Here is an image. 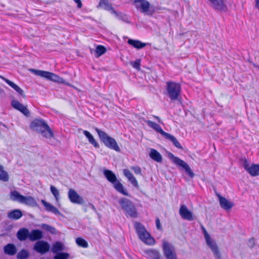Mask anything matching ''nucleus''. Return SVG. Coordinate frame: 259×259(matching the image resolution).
Returning a JSON list of instances; mask_svg holds the SVG:
<instances>
[{
  "instance_id": "obj_1",
  "label": "nucleus",
  "mask_w": 259,
  "mask_h": 259,
  "mask_svg": "<svg viewBox=\"0 0 259 259\" xmlns=\"http://www.w3.org/2000/svg\"><path fill=\"white\" fill-rule=\"evenodd\" d=\"M30 128L33 131L40 133L46 138L54 137V133L45 120L43 119H35L30 124Z\"/></svg>"
},
{
  "instance_id": "obj_2",
  "label": "nucleus",
  "mask_w": 259,
  "mask_h": 259,
  "mask_svg": "<svg viewBox=\"0 0 259 259\" xmlns=\"http://www.w3.org/2000/svg\"><path fill=\"white\" fill-rule=\"evenodd\" d=\"M95 130L97 132L99 137L104 144L108 148L114 150L117 152L120 151L119 147L115 140L111 137H110L104 131H101L97 127H95Z\"/></svg>"
},
{
  "instance_id": "obj_3",
  "label": "nucleus",
  "mask_w": 259,
  "mask_h": 259,
  "mask_svg": "<svg viewBox=\"0 0 259 259\" xmlns=\"http://www.w3.org/2000/svg\"><path fill=\"white\" fill-rule=\"evenodd\" d=\"M135 228L136 232L139 238L145 244L148 245H153L154 244L155 241L151 235L146 230L145 227L139 222H136L135 224Z\"/></svg>"
},
{
  "instance_id": "obj_4",
  "label": "nucleus",
  "mask_w": 259,
  "mask_h": 259,
  "mask_svg": "<svg viewBox=\"0 0 259 259\" xmlns=\"http://www.w3.org/2000/svg\"><path fill=\"white\" fill-rule=\"evenodd\" d=\"M180 85L176 82L169 81L166 83V94L171 101L180 100Z\"/></svg>"
},
{
  "instance_id": "obj_5",
  "label": "nucleus",
  "mask_w": 259,
  "mask_h": 259,
  "mask_svg": "<svg viewBox=\"0 0 259 259\" xmlns=\"http://www.w3.org/2000/svg\"><path fill=\"white\" fill-rule=\"evenodd\" d=\"M119 203L128 215L134 218L138 217V212L135 205L131 200L122 197L119 200Z\"/></svg>"
},
{
  "instance_id": "obj_6",
  "label": "nucleus",
  "mask_w": 259,
  "mask_h": 259,
  "mask_svg": "<svg viewBox=\"0 0 259 259\" xmlns=\"http://www.w3.org/2000/svg\"><path fill=\"white\" fill-rule=\"evenodd\" d=\"M30 71L34 74L44 77L48 80L58 83H64V80L63 78L53 73L35 69H31Z\"/></svg>"
},
{
  "instance_id": "obj_7",
  "label": "nucleus",
  "mask_w": 259,
  "mask_h": 259,
  "mask_svg": "<svg viewBox=\"0 0 259 259\" xmlns=\"http://www.w3.org/2000/svg\"><path fill=\"white\" fill-rule=\"evenodd\" d=\"M134 3L136 9L141 13L147 15H152L154 10L152 9L150 4L147 0H135Z\"/></svg>"
},
{
  "instance_id": "obj_8",
  "label": "nucleus",
  "mask_w": 259,
  "mask_h": 259,
  "mask_svg": "<svg viewBox=\"0 0 259 259\" xmlns=\"http://www.w3.org/2000/svg\"><path fill=\"white\" fill-rule=\"evenodd\" d=\"M242 165L251 176L253 177L259 176V164H250L245 158L243 159Z\"/></svg>"
},
{
  "instance_id": "obj_9",
  "label": "nucleus",
  "mask_w": 259,
  "mask_h": 259,
  "mask_svg": "<svg viewBox=\"0 0 259 259\" xmlns=\"http://www.w3.org/2000/svg\"><path fill=\"white\" fill-rule=\"evenodd\" d=\"M50 248L49 243L46 241H37L33 246V250L40 254H45L48 252Z\"/></svg>"
},
{
  "instance_id": "obj_10",
  "label": "nucleus",
  "mask_w": 259,
  "mask_h": 259,
  "mask_svg": "<svg viewBox=\"0 0 259 259\" xmlns=\"http://www.w3.org/2000/svg\"><path fill=\"white\" fill-rule=\"evenodd\" d=\"M163 250L166 259H177V254L174 247L170 243L163 242Z\"/></svg>"
},
{
  "instance_id": "obj_11",
  "label": "nucleus",
  "mask_w": 259,
  "mask_h": 259,
  "mask_svg": "<svg viewBox=\"0 0 259 259\" xmlns=\"http://www.w3.org/2000/svg\"><path fill=\"white\" fill-rule=\"evenodd\" d=\"M207 245L210 248L213 253V255L216 259H221V254L219 250L218 245L215 242L212 240L210 237H207L205 239Z\"/></svg>"
},
{
  "instance_id": "obj_12",
  "label": "nucleus",
  "mask_w": 259,
  "mask_h": 259,
  "mask_svg": "<svg viewBox=\"0 0 259 259\" xmlns=\"http://www.w3.org/2000/svg\"><path fill=\"white\" fill-rule=\"evenodd\" d=\"M167 156L174 163L184 170L189 167L188 163L179 157H176L171 153H168Z\"/></svg>"
},
{
  "instance_id": "obj_13",
  "label": "nucleus",
  "mask_w": 259,
  "mask_h": 259,
  "mask_svg": "<svg viewBox=\"0 0 259 259\" xmlns=\"http://www.w3.org/2000/svg\"><path fill=\"white\" fill-rule=\"evenodd\" d=\"M11 106L15 109L19 111L27 117L30 116V113L26 106H24L19 101L13 100L11 102Z\"/></svg>"
},
{
  "instance_id": "obj_14",
  "label": "nucleus",
  "mask_w": 259,
  "mask_h": 259,
  "mask_svg": "<svg viewBox=\"0 0 259 259\" xmlns=\"http://www.w3.org/2000/svg\"><path fill=\"white\" fill-rule=\"evenodd\" d=\"M68 195L69 199L72 203L78 204L83 203V199L73 189H70Z\"/></svg>"
},
{
  "instance_id": "obj_15",
  "label": "nucleus",
  "mask_w": 259,
  "mask_h": 259,
  "mask_svg": "<svg viewBox=\"0 0 259 259\" xmlns=\"http://www.w3.org/2000/svg\"><path fill=\"white\" fill-rule=\"evenodd\" d=\"M179 213L181 217L184 220L189 221L194 220L192 212L190 211L187 207L184 205H181L179 209Z\"/></svg>"
},
{
  "instance_id": "obj_16",
  "label": "nucleus",
  "mask_w": 259,
  "mask_h": 259,
  "mask_svg": "<svg viewBox=\"0 0 259 259\" xmlns=\"http://www.w3.org/2000/svg\"><path fill=\"white\" fill-rule=\"evenodd\" d=\"M217 196L219 199L220 206L222 208L226 210H230L233 206L234 203L224 197H222L220 194H218Z\"/></svg>"
},
{
  "instance_id": "obj_17",
  "label": "nucleus",
  "mask_w": 259,
  "mask_h": 259,
  "mask_svg": "<svg viewBox=\"0 0 259 259\" xmlns=\"http://www.w3.org/2000/svg\"><path fill=\"white\" fill-rule=\"evenodd\" d=\"M0 77L4 80L8 84H9L11 87H12L13 89H14L23 98H26V95L24 94L23 90L21 89L19 86L14 83L12 81L8 79L7 78L0 76Z\"/></svg>"
},
{
  "instance_id": "obj_18",
  "label": "nucleus",
  "mask_w": 259,
  "mask_h": 259,
  "mask_svg": "<svg viewBox=\"0 0 259 259\" xmlns=\"http://www.w3.org/2000/svg\"><path fill=\"white\" fill-rule=\"evenodd\" d=\"M43 238L42 232L38 229H33L29 232V239L31 241H39Z\"/></svg>"
},
{
  "instance_id": "obj_19",
  "label": "nucleus",
  "mask_w": 259,
  "mask_h": 259,
  "mask_svg": "<svg viewBox=\"0 0 259 259\" xmlns=\"http://www.w3.org/2000/svg\"><path fill=\"white\" fill-rule=\"evenodd\" d=\"M123 172L124 176L126 177L128 181L130 182L135 187L138 188L139 187L138 183L136 179L128 169H123Z\"/></svg>"
},
{
  "instance_id": "obj_20",
  "label": "nucleus",
  "mask_w": 259,
  "mask_h": 259,
  "mask_svg": "<svg viewBox=\"0 0 259 259\" xmlns=\"http://www.w3.org/2000/svg\"><path fill=\"white\" fill-rule=\"evenodd\" d=\"M211 6L215 9L219 10H226V7L224 0H208Z\"/></svg>"
},
{
  "instance_id": "obj_21",
  "label": "nucleus",
  "mask_w": 259,
  "mask_h": 259,
  "mask_svg": "<svg viewBox=\"0 0 259 259\" xmlns=\"http://www.w3.org/2000/svg\"><path fill=\"white\" fill-rule=\"evenodd\" d=\"M163 137L168 141L171 142L177 148L180 149H182L183 148L177 139L170 134L167 133L163 131Z\"/></svg>"
},
{
  "instance_id": "obj_22",
  "label": "nucleus",
  "mask_w": 259,
  "mask_h": 259,
  "mask_svg": "<svg viewBox=\"0 0 259 259\" xmlns=\"http://www.w3.org/2000/svg\"><path fill=\"white\" fill-rule=\"evenodd\" d=\"M29 231L26 228H21L17 233V237L20 241H24L29 238Z\"/></svg>"
},
{
  "instance_id": "obj_23",
  "label": "nucleus",
  "mask_w": 259,
  "mask_h": 259,
  "mask_svg": "<svg viewBox=\"0 0 259 259\" xmlns=\"http://www.w3.org/2000/svg\"><path fill=\"white\" fill-rule=\"evenodd\" d=\"M41 202L46 208V210L48 211L52 212L55 214H61L59 210L54 205L47 202L45 200H41Z\"/></svg>"
},
{
  "instance_id": "obj_24",
  "label": "nucleus",
  "mask_w": 259,
  "mask_h": 259,
  "mask_svg": "<svg viewBox=\"0 0 259 259\" xmlns=\"http://www.w3.org/2000/svg\"><path fill=\"white\" fill-rule=\"evenodd\" d=\"M115 17L119 20L122 21L126 23H131V21L129 20V16L122 12H118L115 10H113V12L112 13Z\"/></svg>"
},
{
  "instance_id": "obj_25",
  "label": "nucleus",
  "mask_w": 259,
  "mask_h": 259,
  "mask_svg": "<svg viewBox=\"0 0 259 259\" xmlns=\"http://www.w3.org/2000/svg\"><path fill=\"white\" fill-rule=\"evenodd\" d=\"M4 251L6 254L14 255L17 252V248L14 244L9 243L4 246Z\"/></svg>"
},
{
  "instance_id": "obj_26",
  "label": "nucleus",
  "mask_w": 259,
  "mask_h": 259,
  "mask_svg": "<svg viewBox=\"0 0 259 259\" xmlns=\"http://www.w3.org/2000/svg\"><path fill=\"white\" fill-rule=\"evenodd\" d=\"M103 174L105 178L107 179V180L112 184L115 183L116 181L117 180V179L115 174H114L113 171H112L110 170H104Z\"/></svg>"
},
{
  "instance_id": "obj_27",
  "label": "nucleus",
  "mask_w": 259,
  "mask_h": 259,
  "mask_svg": "<svg viewBox=\"0 0 259 259\" xmlns=\"http://www.w3.org/2000/svg\"><path fill=\"white\" fill-rule=\"evenodd\" d=\"M114 188L119 193L125 196H128V193L124 189L123 185L118 180L113 183Z\"/></svg>"
},
{
  "instance_id": "obj_28",
  "label": "nucleus",
  "mask_w": 259,
  "mask_h": 259,
  "mask_svg": "<svg viewBox=\"0 0 259 259\" xmlns=\"http://www.w3.org/2000/svg\"><path fill=\"white\" fill-rule=\"evenodd\" d=\"M7 216L11 220H17L22 217V213L19 209H14L9 212Z\"/></svg>"
},
{
  "instance_id": "obj_29",
  "label": "nucleus",
  "mask_w": 259,
  "mask_h": 259,
  "mask_svg": "<svg viewBox=\"0 0 259 259\" xmlns=\"http://www.w3.org/2000/svg\"><path fill=\"white\" fill-rule=\"evenodd\" d=\"M24 196L20 194L18 191L14 190L11 192L10 194V198L11 200L14 201H17L22 203V200Z\"/></svg>"
},
{
  "instance_id": "obj_30",
  "label": "nucleus",
  "mask_w": 259,
  "mask_h": 259,
  "mask_svg": "<svg viewBox=\"0 0 259 259\" xmlns=\"http://www.w3.org/2000/svg\"><path fill=\"white\" fill-rule=\"evenodd\" d=\"M22 203L32 207L37 206L38 205L35 199L30 196H24Z\"/></svg>"
},
{
  "instance_id": "obj_31",
  "label": "nucleus",
  "mask_w": 259,
  "mask_h": 259,
  "mask_svg": "<svg viewBox=\"0 0 259 259\" xmlns=\"http://www.w3.org/2000/svg\"><path fill=\"white\" fill-rule=\"evenodd\" d=\"M127 42L128 44L132 45V46L138 49H142L143 48L145 47L147 45H148V44L142 42L140 40H134L132 39H129L128 40Z\"/></svg>"
},
{
  "instance_id": "obj_32",
  "label": "nucleus",
  "mask_w": 259,
  "mask_h": 259,
  "mask_svg": "<svg viewBox=\"0 0 259 259\" xmlns=\"http://www.w3.org/2000/svg\"><path fill=\"white\" fill-rule=\"evenodd\" d=\"M84 135L88 138L90 144L93 145L95 148H99V144L96 142L93 136L89 132L86 130L83 131Z\"/></svg>"
},
{
  "instance_id": "obj_33",
  "label": "nucleus",
  "mask_w": 259,
  "mask_h": 259,
  "mask_svg": "<svg viewBox=\"0 0 259 259\" xmlns=\"http://www.w3.org/2000/svg\"><path fill=\"white\" fill-rule=\"evenodd\" d=\"M145 254L153 259H159L160 254L159 251L155 249H149L145 251Z\"/></svg>"
},
{
  "instance_id": "obj_34",
  "label": "nucleus",
  "mask_w": 259,
  "mask_h": 259,
  "mask_svg": "<svg viewBox=\"0 0 259 259\" xmlns=\"http://www.w3.org/2000/svg\"><path fill=\"white\" fill-rule=\"evenodd\" d=\"M149 155L152 159L157 162H161L162 160L160 154L154 149H151Z\"/></svg>"
},
{
  "instance_id": "obj_35",
  "label": "nucleus",
  "mask_w": 259,
  "mask_h": 259,
  "mask_svg": "<svg viewBox=\"0 0 259 259\" xmlns=\"http://www.w3.org/2000/svg\"><path fill=\"white\" fill-rule=\"evenodd\" d=\"M102 7L104 9L108 11L114 10L112 6L109 3L108 0H100L98 7Z\"/></svg>"
},
{
  "instance_id": "obj_36",
  "label": "nucleus",
  "mask_w": 259,
  "mask_h": 259,
  "mask_svg": "<svg viewBox=\"0 0 259 259\" xmlns=\"http://www.w3.org/2000/svg\"><path fill=\"white\" fill-rule=\"evenodd\" d=\"M41 228L42 229L50 232L52 234L56 235L58 233V231L55 227L47 224H42L41 225Z\"/></svg>"
},
{
  "instance_id": "obj_37",
  "label": "nucleus",
  "mask_w": 259,
  "mask_h": 259,
  "mask_svg": "<svg viewBox=\"0 0 259 259\" xmlns=\"http://www.w3.org/2000/svg\"><path fill=\"white\" fill-rule=\"evenodd\" d=\"M9 179L8 172L4 169V167L0 165V180L4 182L8 181Z\"/></svg>"
},
{
  "instance_id": "obj_38",
  "label": "nucleus",
  "mask_w": 259,
  "mask_h": 259,
  "mask_svg": "<svg viewBox=\"0 0 259 259\" xmlns=\"http://www.w3.org/2000/svg\"><path fill=\"white\" fill-rule=\"evenodd\" d=\"M146 123L149 126L162 134V128L159 124L150 120H147Z\"/></svg>"
},
{
  "instance_id": "obj_39",
  "label": "nucleus",
  "mask_w": 259,
  "mask_h": 259,
  "mask_svg": "<svg viewBox=\"0 0 259 259\" xmlns=\"http://www.w3.org/2000/svg\"><path fill=\"white\" fill-rule=\"evenodd\" d=\"M63 250V244L60 242H56L52 246V250L54 253H58Z\"/></svg>"
},
{
  "instance_id": "obj_40",
  "label": "nucleus",
  "mask_w": 259,
  "mask_h": 259,
  "mask_svg": "<svg viewBox=\"0 0 259 259\" xmlns=\"http://www.w3.org/2000/svg\"><path fill=\"white\" fill-rule=\"evenodd\" d=\"M106 51V49L105 47L101 45H99L97 47L95 52V56L97 57H99L103 54H104Z\"/></svg>"
},
{
  "instance_id": "obj_41",
  "label": "nucleus",
  "mask_w": 259,
  "mask_h": 259,
  "mask_svg": "<svg viewBox=\"0 0 259 259\" xmlns=\"http://www.w3.org/2000/svg\"><path fill=\"white\" fill-rule=\"evenodd\" d=\"M29 256V252L26 249H22L17 253L18 259H27Z\"/></svg>"
},
{
  "instance_id": "obj_42",
  "label": "nucleus",
  "mask_w": 259,
  "mask_h": 259,
  "mask_svg": "<svg viewBox=\"0 0 259 259\" xmlns=\"http://www.w3.org/2000/svg\"><path fill=\"white\" fill-rule=\"evenodd\" d=\"M76 244L80 247L87 248L88 246V242L83 239L78 237L76 239Z\"/></svg>"
},
{
  "instance_id": "obj_43",
  "label": "nucleus",
  "mask_w": 259,
  "mask_h": 259,
  "mask_svg": "<svg viewBox=\"0 0 259 259\" xmlns=\"http://www.w3.org/2000/svg\"><path fill=\"white\" fill-rule=\"evenodd\" d=\"M69 254L66 252H60L57 253L54 257V259H68Z\"/></svg>"
},
{
  "instance_id": "obj_44",
  "label": "nucleus",
  "mask_w": 259,
  "mask_h": 259,
  "mask_svg": "<svg viewBox=\"0 0 259 259\" xmlns=\"http://www.w3.org/2000/svg\"><path fill=\"white\" fill-rule=\"evenodd\" d=\"M51 192L54 196L55 197L56 200L59 199V192L58 189L54 186L51 185L50 187Z\"/></svg>"
},
{
  "instance_id": "obj_45",
  "label": "nucleus",
  "mask_w": 259,
  "mask_h": 259,
  "mask_svg": "<svg viewBox=\"0 0 259 259\" xmlns=\"http://www.w3.org/2000/svg\"><path fill=\"white\" fill-rule=\"evenodd\" d=\"M131 65L133 66V68L137 69L138 70H140V66H141V60L137 59L135 61H132L130 62Z\"/></svg>"
},
{
  "instance_id": "obj_46",
  "label": "nucleus",
  "mask_w": 259,
  "mask_h": 259,
  "mask_svg": "<svg viewBox=\"0 0 259 259\" xmlns=\"http://www.w3.org/2000/svg\"><path fill=\"white\" fill-rule=\"evenodd\" d=\"M185 171L190 178H192L194 177L195 174H194L190 166L188 168H187Z\"/></svg>"
},
{
  "instance_id": "obj_47",
  "label": "nucleus",
  "mask_w": 259,
  "mask_h": 259,
  "mask_svg": "<svg viewBox=\"0 0 259 259\" xmlns=\"http://www.w3.org/2000/svg\"><path fill=\"white\" fill-rule=\"evenodd\" d=\"M132 169L136 174L142 175L141 169L139 166H133L132 167Z\"/></svg>"
},
{
  "instance_id": "obj_48",
  "label": "nucleus",
  "mask_w": 259,
  "mask_h": 259,
  "mask_svg": "<svg viewBox=\"0 0 259 259\" xmlns=\"http://www.w3.org/2000/svg\"><path fill=\"white\" fill-rule=\"evenodd\" d=\"M156 225L158 230L161 229L160 220L158 218L156 219Z\"/></svg>"
},
{
  "instance_id": "obj_49",
  "label": "nucleus",
  "mask_w": 259,
  "mask_h": 259,
  "mask_svg": "<svg viewBox=\"0 0 259 259\" xmlns=\"http://www.w3.org/2000/svg\"><path fill=\"white\" fill-rule=\"evenodd\" d=\"M201 228H202V230L203 231V233L204 234L205 239L207 238V236L208 237H210V236L209 235V234H208V233L207 232L206 230L204 228V227L202 226Z\"/></svg>"
},
{
  "instance_id": "obj_50",
  "label": "nucleus",
  "mask_w": 259,
  "mask_h": 259,
  "mask_svg": "<svg viewBox=\"0 0 259 259\" xmlns=\"http://www.w3.org/2000/svg\"><path fill=\"white\" fill-rule=\"evenodd\" d=\"M88 206L90 207L91 209H92L95 212H96V213L97 212V210L96 208H95V206L92 203H89L88 204Z\"/></svg>"
},
{
  "instance_id": "obj_51",
  "label": "nucleus",
  "mask_w": 259,
  "mask_h": 259,
  "mask_svg": "<svg viewBox=\"0 0 259 259\" xmlns=\"http://www.w3.org/2000/svg\"><path fill=\"white\" fill-rule=\"evenodd\" d=\"M74 2L77 4V7L81 8L82 6L81 0H74Z\"/></svg>"
},
{
  "instance_id": "obj_52",
  "label": "nucleus",
  "mask_w": 259,
  "mask_h": 259,
  "mask_svg": "<svg viewBox=\"0 0 259 259\" xmlns=\"http://www.w3.org/2000/svg\"><path fill=\"white\" fill-rule=\"evenodd\" d=\"M254 240L253 239H249V241H248V246L250 247H252L254 246Z\"/></svg>"
},
{
  "instance_id": "obj_53",
  "label": "nucleus",
  "mask_w": 259,
  "mask_h": 259,
  "mask_svg": "<svg viewBox=\"0 0 259 259\" xmlns=\"http://www.w3.org/2000/svg\"><path fill=\"white\" fill-rule=\"evenodd\" d=\"M255 8L258 10H259V0H255Z\"/></svg>"
}]
</instances>
